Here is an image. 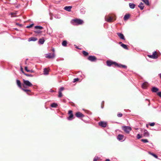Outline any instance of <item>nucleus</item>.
Masks as SVG:
<instances>
[{
    "label": "nucleus",
    "mask_w": 161,
    "mask_h": 161,
    "mask_svg": "<svg viewBox=\"0 0 161 161\" xmlns=\"http://www.w3.org/2000/svg\"><path fill=\"white\" fill-rule=\"evenodd\" d=\"M98 125H99L101 126V121L99 122H98Z\"/></svg>",
    "instance_id": "nucleus-53"
},
{
    "label": "nucleus",
    "mask_w": 161,
    "mask_h": 161,
    "mask_svg": "<svg viewBox=\"0 0 161 161\" xmlns=\"http://www.w3.org/2000/svg\"><path fill=\"white\" fill-rule=\"evenodd\" d=\"M55 18H58L59 19V18H60V17L59 16H55Z\"/></svg>",
    "instance_id": "nucleus-52"
},
{
    "label": "nucleus",
    "mask_w": 161,
    "mask_h": 161,
    "mask_svg": "<svg viewBox=\"0 0 161 161\" xmlns=\"http://www.w3.org/2000/svg\"><path fill=\"white\" fill-rule=\"evenodd\" d=\"M130 7L132 9H133L135 8V5L133 3H130L129 4Z\"/></svg>",
    "instance_id": "nucleus-24"
},
{
    "label": "nucleus",
    "mask_w": 161,
    "mask_h": 161,
    "mask_svg": "<svg viewBox=\"0 0 161 161\" xmlns=\"http://www.w3.org/2000/svg\"><path fill=\"white\" fill-rule=\"evenodd\" d=\"M33 25H34V24H32L31 25H30L27 26L26 27V28H31V27Z\"/></svg>",
    "instance_id": "nucleus-41"
},
{
    "label": "nucleus",
    "mask_w": 161,
    "mask_h": 161,
    "mask_svg": "<svg viewBox=\"0 0 161 161\" xmlns=\"http://www.w3.org/2000/svg\"><path fill=\"white\" fill-rule=\"evenodd\" d=\"M103 103V101L101 103L102 105V104Z\"/></svg>",
    "instance_id": "nucleus-59"
},
{
    "label": "nucleus",
    "mask_w": 161,
    "mask_h": 161,
    "mask_svg": "<svg viewBox=\"0 0 161 161\" xmlns=\"http://www.w3.org/2000/svg\"><path fill=\"white\" fill-rule=\"evenodd\" d=\"M106 21L109 22H111L113 21V17L110 16H107L105 17Z\"/></svg>",
    "instance_id": "nucleus-8"
},
{
    "label": "nucleus",
    "mask_w": 161,
    "mask_h": 161,
    "mask_svg": "<svg viewBox=\"0 0 161 161\" xmlns=\"http://www.w3.org/2000/svg\"><path fill=\"white\" fill-rule=\"evenodd\" d=\"M117 34L120 37V39L124 40H125V38L123 34L118 32L117 33Z\"/></svg>",
    "instance_id": "nucleus-10"
},
{
    "label": "nucleus",
    "mask_w": 161,
    "mask_h": 161,
    "mask_svg": "<svg viewBox=\"0 0 161 161\" xmlns=\"http://www.w3.org/2000/svg\"><path fill=\"white\" fill-rule=\"evenodd\" d=\"M71 22L74 25H78L82 24L83 23V21L82 19H72Z\"/></svg>",
    "instance_id": "nucleus-1"
},
{
    "label": "nucleus",
    "mask_w": 161,
    "mask_h": 161,
    "mask_svg": "<svg viewBox=\"0 0 161 161\" xmlns=\"http://www.w3.org/2000/svg\"><path fill=\"white\" fill-rule=\"evenodd\" d=\"M82 53L85 56H87L88 55V53L85 51H82Z\"/></svg>",
    "instance_id": "nucleus-32"
},
{
    "label": "nucleus",
    "mask_w": 161,
    "mask_h": 161,
    "mask_svg": "<svg viewBox=\"0 0 161 161\" xmlns=\"http://www.w3.org/2000/svg\"><path fill=\"white\" fill-rule=\"evenodd\" d=\"M88 60L92 62H94L97 60L96 57L93 56H89L87 58Z\"/></svg>",
    "instance_id": "nucleus-6"
},
{
    "label": "nucleus",
    "mask_w": 161,
    "mask_h": 161,
    "mask_svg": "<svg viewBox=\"0 0 161 161\" xmlns=\"http://www.w3.org/2000/svg\"><path fill=\"white\" fill-rule=\"evenodd\" d=\"M117 116L119 117H121L122 116V114L121 113H119L118 114Z\"/></svg>",
    "instance_id": "nucleus-47"
},
{
    "label": "nucleus",
    "mask_w": 161,
    "mask_h": 161,
    "mask_svg": "<svg viewBox=\"0 0 161 161\" xmlns=\"http://www.w3.org/2000/svg\"><path fill=\"white\" fill-rule=\"evenodd\" d=\"M35 28L36 29L42 30L43 29V27L42 26H40L37 25L35 26Z\"/></svg>",
    "instance_id": "nucleus-29"
},
{
    "label": "nucleus",
    "mask_w": 161,
    "mask_h": 161,
    "mask_svg": "<svg viewBox=\"0 0 161 161\" xmlns=\"http://www.w3.org/2000/svg\"><path fill=\"white\" fill-rule=\"evenodd\" d=\"M21 89L22 90H23L25 92H31V90H30L24 89V88H22Z\"/></svg>",
    "instance_id": "nucleus-36"
},
{
    "label": "nucleus",
    "mask_w": 161,
    "mask_h": 161,
    "mask_svg": "<svg viewBox=\"0 0 161 161\" xmlns=\"http://www.w3.org/2000/svg\"><path fill=\"white\" fill-rule=\"evenodd\" d=\"M72 7L71 6H65L64 8V9L67 11L70 12L71 11Z\"/></svg>",
    "instance_id": "nucleus-13"
},
{
    "label": "nucleus",
    "mask_w": 161,
    "mask_h": 161,
    "mask_svg": "<svg viewBox=\"0 0 161 161\" xmlns=\"http://www.w3.org/2000/svg\"><path fill=\"white\" fill-rule=\"evenodd\" d=\"M144 3L147 5H149V1H143Z\"/></svg>",
    "instance_id": "nucleus-33"
},
{
    "label": "nucleus",
    "mask_w": 161,
    "mask_h": 161,
    "mask_svg": "<svg viewBox=\"0 0 161 161\" xmlns=\"http://www.w3.org/2000/svg\"><path fill=\"white\" fill-rule=\"evenodd\" d=\"M78 80H79V79L78 78H75L74 79L73 82H76V81Z\"/></svg>",
    "instance_id": "nucleus-46"
},
{
    "label": "nucleus",
    "mask_w": 161,
    "mask_h": 161,
    "mask_svg": "<svg viewBox=\"0 0 161 161\" xmlns=\"http://www.w3.org/2000/svg\"><path fill=\"white\" fill-rule=\"evenodd\" d=\"M75 116L78 118L83 117L84 116V115L80 112H76L75 114Z\"/></svg>",
    "instance_id": "nucleus-9"
},
{
    "label": "nucleus",
    "mask_w": 161,
    "mask_h": 161,
    "mask_svg": "<svg viewBox=\"0 0 161 161\" xmlns=\"http://www.w3.org/2000/svg\"><path fill=\"white\" fill-rule=\"evenodd\" d=\"M103 107H102V105H101V108H103Z\"/></svg>",
    "instance_id": "nucleus-60"
},
{
    "label": "nucleus",
    "mask_w": 161,
    "mask_h": 161,
    "mask_svg": "<svg viewBox=\"0 0 161 161\" xmlns=\"http://www.w3.org/2000/svg\"><path fill=\"white\" fill-rule=\"evenodd\" d=\"M157 94L160 97H161V92H157Z\"/></svg>",
    "instance_id": "nucleus-43"
},
{
    "label": "nucleus",
    "mask_w": 161,
    "mask_h": 161,
    "mask_svg": "<svg viewBox=\"0 0 161 161\" xmlns=\"http://www.w3.org/2000/svg\"><path fill=\"white\" fill-rule=\"evenodd\" d=\"M107 65L108 66H110L113 65H114L115 66V64H116V63L112 61L111 60L107 61L106 62Z\"/></svg>",
    "instance_id": "nucleus-7"
},
{
    "label": "nucleus",
    "mask_w": 161,
    "mask_h": 161,
    "mask_svg": "<svg viewBox=\"0 0 161 161\" xmlns=\"http://www.w3.org/2000/svg\"><path fill=\"white\" fill-rule=\"evenodd\" d=\"M16 25L20 26V27H21L22 26V25L21 24H19V23H16Z\"/></svg>",
    "instance_id": "nucleus-50"
},
{
    "label": "nucleus",
    "mask_w": 161,
    "mask_h": 161,
    "mask_svg": "<svg viewBox=\"0 0 161 161\" xmlns=\"http://www.w3.org/2000/svg\"><path fill=\"white\" fill-rule=\"evenodd\" d=\"M57 105H58L57 103H53L51 104V106L52 108H56Z\"/></svg>",
    "instance_id": "nucleus-28"
},
{
    "label": "nucleus",
    "mask_w": 161,
    "mask_h": 161,
    "mask_svg": "<svg viewBox=\"0 0 161 161\" xmlns=\"http://www.w3.org/2000/svg\"><path fill=\"white\" fill-rule=\"evenodd\" d=\"M52 50H53V52H54V48L53 49H52Z\"/></svg>",
    "instance_id": "nucleus-58"
},
{
    "label": "nucleus",
    "mask_w": 161,
    "mask_h": 161,
    "mask_svg": "<svg viewBox=\"0 0 161 161\" xmlns=\"http://www.w3.org/2000/svg\"><path fill=\"white\" fill-rule=\"evenodd\" d=\"M159 75L160 77V78L161 79V73L159 74Z\"/></svg>",
    "instance_id": "nucleus-56"
},
{
    "label": "nucleus",
    "mask_w": 161,
    "mask_h": 161,
    "mask_svg": "<svg viewBox=\"0 0 161 161\" xmlns=\"http://www.w3.org/2000/svg\"><path fill=\"white\" fill-rule=\"evenodd\" d=\"M64 89V88L63 87H60L59 89V91L62 92V91H63Z\"/></svg>",
    "instance_id": "nucleus-39"
},
{
    "label": "nucleus",
    "mask_w": 161,
    "mask_h": 161,
    "mask_svg": "<svg viewBox=\"0 0 161 161\" xmlns=\"http://www.w3.org/2000/svg\"><path fill=\"white\" fill-rule=\"evenodd\" d=\"M74 118V115L73 114L69 115V117L67 119L69 120H71Z\"/></svg>",
    "instance_id": "nucleus-23"
},
{
    "label": "nucleus",
    "mask_w": 161,
    "mask_h": 161,
    "mask_svg": "<svg viewBox=\"0 0 161 161\" xmlns=\"http://www.w3.org/2000/svg\"><path fill=\"white\" fill-rule=\"evenodd\" d=\"M16 83L18 87L21 89L22 88L21 86V83L20 81L18 80H16Z\"/></svg>",
    "instance_id": "nucleus-16"
},
{
    "label": "nucleus",
    "mask_w": 161,
    "mask_h": 161,
    "mask_svg": "<svg viewBox=\"0 0 161 161\" xmlns=\"http://www.w3.org/2000/svg\"><path fill=\"white\" fill-rule=\"evenodd\" d=\"M142 137V136L139 134H138L137 136V138L138 139H140Z\"/></svg>",
    "instance_id": "nucleus-42"
},
{
    "label": "nucleus",
    "mask_w": 161,
    "mask_h": 161,
    "mask_svg": "<svg viewBox=\"0 0 161 161\" xmlns=\"http://www.w3.org/2000/svg\"><path fill=\"white\" fill-rule=\"evenodd\" d=\"M115 66H117L119 67H122L123 68H126V66L125 65H123L120 64H118L116 63V64H115Z\"/></svg>",
    "instance_id": "nucleus-19"
},
{
    "label": "nucleus",
    "mask_w": 161,
    "mask_h": 161,
    "mask_svg": "<svg viewBox=\"0 0 161 161\" xmlns=\"http://www.w3.org/2000/svg\"><path fill=\"white\" fill-rule=\"evenodd\" d=\"M124 136L122 135L119 134L117 136V139L121 141L123 139Z\"/></svg>",
    "instance_id": "nucleus-17"
},
{
    "label": "nucleus",
    "mask_w": 161,
    "mask_h": 161,
    "mask_svg": "<svg viewBox=\"0 0 161 161\" xmlns=\"http://www.w3.org/2000/svg\"><path fill=\"white\" fill-rule=\"evenodd\" d=\"M146 126L147 127H148V126L147 125Z\"/></svg>",
    "instance_id": "nucleus-61"
},
{
    "label": "nucleus",
    "mask_w": 161,
    "mask_h": 161,
    "mask_svg": "<svg viewBox=\"0 0 161 161\" xmlns=\"http://www.w3.org/2000/svg\"><path fill=\"white\" fill-rule=\"evenodd\" d=\"M48 73V71L46 68H44V74L45 75H47Z\"/></svg>",
    "instance_id": "nucleus-27"
},
{
    "label": "nucleus",
    "mask_w": 161,
    "mask_h": 161,
    "mask_svg": "<svg viewBox=\"0 0 161 161\" xmlns=\"http://www.w3.org/2000/svg\"><path fill=\"white\" fill-rule=\"evenodd\" d=\"M23 73L25 75L28 76V77H32L33 76V75L31 74H28L26 73H25L23 71Z\"/></svg>",
    "instance_id": "nucleus-31"
},
{
    "label": "nucleus",
    "mask_w": 161,
    "mask_h": 161,
    "mask_svg": "<svg viewBox=\"0 0 161 161\" xmlns=\"http://www.w3.org/2000/svg\"><path fill=\"white\" fill-rule=\"evenodd\" d=\"M123 130L126 133L128 134L131 130V128L130 126H125L123 127Z\"/></svg>",
    "instance_id": "nucleus-3"
},
{
    "label": "nucleus",
    "mask_w": 161,
    "mask_h": 161,
    "mask_svg": "<svg viewBox=\"0 0 161 161\" xmlns=\"http://www.w3.org/2000/svg\"><path fill=\"white\" fill-rule=\"evenodd\" d=\"M119 44H121V46L122 47L124 48L125 49L128 50V48L127 47L126 45L122 43L121 42H120Z\"/></svg>",
    "instance_id": "nucleus-21"
},
{
    "label": "nucleus",
    "mask_w": 161,
    "mask_h": 161,
    "mask_svg": "<svg viewBox=\"0 0 161 161\" xmlns=\"http://www.w3.org/2000/svg\"><path fill=\"white\" fill-rule=\"evenodd\" d=\"M55 56L54 53L52 54L49 53L46 54V57L49 59L53 58H55Z\"/></svg>",
    "instance_id": "nucleus-4"
},
{
    "label": "nucleus",
    "mask_w": 161,
    "mask_h": 161,
    "mask_svg": "<svg viewBox=\"0 0 161 161\" xmlns=\"http://www.w3.org/2000/svg\"><path fill=\"white\" fill-rule=\"evenodd\" d=\"M149 58L153 59L157 58L158 57V55H157L156 52L154 51L151 55H148Z\"/></svg>",
    "instance_id": "nucleus-5"
},
{
    "label": "nucleus",
    "mask_w": 161,
    "mask_h": 161,
    "mask_svg": "<svg viewBox=\"0 0 161 161\" xmlns=\"http://www.w3.org/2000/svg\"><path fill=\"white\" fill-rule=\"evenodd\" d=\"M86 9L84 8H82L80 10V13L82 14H84L86 12Z\"/></svg>",
    "instance_id": "nucleus-25"
},
{
    "label": "nucleus",
    "mask_w": 161,
    "mask_h": 161,
    "mask_svg": "<svg viewBox=\"0 0 161 161\" xmlns=\"http://www.w3.org/2000/svg\"><path fill=\"white\" fill-rule=\"evenodd\" d=\"M62 96H63V95H62V92L59 91L58 92V97L59 98H61V97H62Z\"/></svg>",
    "instance_id": "nucleus-35"
},
{
    "label": "nucleus",
    "mask_w": 161,
    "mask_h": 161,
    "mask_svg": "<svg viewBox=\"0 0 161 161\" xmlns=\"http://www.w3.org/2000/svg\"><path fill=\"white\" fill-rule=\"evenodd\" d=\"M35 32L36 33H37V34L41 33L42 32V31H41L40 30H36V31H35Z\"/></svg>",
    "instance_id": "nucleus-40"
},
{
    "label": "nucleus",
    "mask_w": 161,
    "mask_h": 161,
    "mask_svg": "<svg viewBox=\"0 0 161 161\" xmlns=\"http://www.w3.org/2000/svg\"><path fill=\"white\" fill-rule=\"evenodd\" d=\"M158 90L159 89L158 88L155 87H153L151 89L152 91L153 92L155 93L157 92L158 91Z\"/></svg>",
    "instance_id": "nucleus-15"
},
{
    "label": "nucleus",
    "mask_w": 161,
    "mask_h": 161,
    "mask_svg": "<svg viewBox=\"0 0 161 161\" xmlns=\"http://www.w3.org/2000/svg\"><path fill=\"white\" fill-rule=\"evenodd\" d=\"M141 140L142 142H143L144 143H147V142H148V140L146 139H141Z\"/></svg>",
    "instance_id": "nucleus-38"
},
{
    "label": "nucleus",
    "mask_w": 161,
    "mask_h": 161,
    "mask_svg": "<svg viewBox=\"0 0 161 161\" xmlns=\"http://www.w3.org/2000/svg\"><path fill=\"white\" fill-rule=\"evenodd\" d=\"M37 40V38L35 37H31L28 39V41H36Z\"/></svg>",
    "instance_id": "nucleus-14"
},
{
    "label": "nucleus",
    "mask_w": 161,
    "mask_h": 161,
    "mask_svg": "<svg viewBox=\"0 0 161 161\" xmlns=\"http://www.w3.org/2000/svg\"><path fill=\"white\" fill-rule=\"evenodd\" d=\"M149 153L151 154L155 158H158V156L157 155H156V154H154V153H152L150 152H149Z\"/></svg>",
    "instance_id": "nucleus-34"
},
{
    "label": "nucleus",
    "mask_w": 161,
    "mask_h": 161,
    "mask_svg": "<svg viewBox=\"0 0 161 161\" xmlns=\"http://www.w3.org/2000/svg\"><path fill=\"white\" fill-rule=\"evenodd\" d=\"M105 161H110V160L109 159H107Z\"/></svg>",
    "instance_id": "nucleus-54"
},
{
    "label": "nucleus",
    "mask_w": 161,
    "mask_h": 161,
    "mask_svg": "<svg viewBox=\"0 0 161 161\" xmlns=\"http://www.w3.org/2000/svg\"><path fill=\"white\" fill-rule=\"evenodd\" d=\"M107 125V122L105 121H101V127H105Z\"/></svg>",
    "instance_id": "nucleus-20"
},
{
    "label": "nucleus",
    "mask_w": 161,
    "mask_h": 161,
    "mask_svg": "<svg viewBox=\"0 0 161 161\" xmlns=\"http://www.w3.org/2000/svg\"><path fill=\"white\" fill-rule=\"evenodd\" d=\"M98 157H95L93 159V161H97V159H98Z\"/></svg>",
    "instance_id": "nucleus-48"
},
{
    "label": "nucleus",
    "mask_w": 161,
    "mask_h": 161,
    "mask_svg": "<svg viewBox=\"0 0 161 161\" xmlns=\"http://www.w3.org/2000/svg\"><path fill=\"white\" fill-rule=\"evenodd\" d=\"M67 42L66 41H64L62 43V45L63 46L65 47L66 46Z\"/></svg>",
    "instance_id": "nucleus-30"
},
{
    "label": "nucleus",
    "mask_w": 161,
    "mask_h": 161,
    "mask_svg": "<svg viewBox=\"0 0 161 161\" xmlns=\"http://www.w3.org/2000/svg\"><path fill=\"white\" fill-rule=\"evenodd\" d=\"M23 81L24 84L23 86L25 88V86H26L28 87H30L32 86V84L29 80H25V79H23Z\"/></svg>",
    "instance_id": "nucleus-2"
},
{
    "label": "nucleus",
    "mask_w": 161,
    "mask_h": 161,
    "mask_svg": "<svg viewBox=\"0 0 161 161\" xmlns=\"http://www.w3.org/2000/svg\"><path fill=\"white\" fill-rule=\"evenodd\" d=\"M17 11H16L15 13H11L10 14L11 15L12 17H14L15 16H14L16 14H17Z\"/></svg>",
    "instance_id": "nucleus-37"
},
{
    "label": "nucleus",
    "mask_w": 161,
    "mask_h": 161,
    "mask_svg": "<svg viewBox=\"0 0 161 161\" xmlns=\"http://www.w3.org/2000/svg\"><path fill=\"white\" fill-rule=\"evenodd\" d=\"M138 7L141 10H143L144 8V3L141 2L138 5Z\"/></svg>",
    "instance_id": "nucleus-18"
},
{
    "label": "nucleus",
    "mask_w": 161,
    "mask_h": 161,
    "mask_svg": "<svg viewBox=\"0 0 161 161\" xmlns=\"http://www.w3.org/2000/svg\"><path fill=\"white\" fill-rule=\"evenodd\" d=\"M31 72H33V71L32 70H30V71Z\"/></svg>",
    "instance_id": "nucleus-57"
},
{
    "label": "nucleus",
    "mask_w": 161,
    "mask_h": 161,
    "mask_svg": "<svg viewBox=\"0 0 161 161\" xmlns=\"http://www.w3.org/2000/svg\"><path fill=\"white\" fill-rule=\"evenodd\" d=\"M50 92H54V91L53 90H52V89H50Z\"/></svg>",
    "instance_id": "nucleus-51"
},
{
    "label": "nucleus",
    "mask_w": 161,
    "mask_h": 161,
    "mask_svg": "<svg viewBox=\"0 0 161 161\" xmlns=\"http://www.w3.org/2000/svg\"><path fill=\"white\" fill-rule=\"evenodd\" d=\"M45 41L44 39H40L38 41V42L40 44H42Z\"/></svg>",
    "instance_id": "nucleus-22"
},
{
    "label": "nucleus",
    "mask_w": 161,
    "mask_h": 161,
    "mask_svg": "<svg viewBox=\"0 0 161 161\" xmlns=\"http://www.w3.org/2000/svg\"><path fill=\"white\" fill-rule=\"evenodd\" d=\"M25 70L27 71V72H30V70H29L28 69H27V67H25Z\"/></svg>",
    "instance_id": "nucleus-45"
},
{
    "label": "nucleus",
    "mask_w": 161,
    "mask_h": 161,
    "mask_svg": "<svg viewBox=\"0 0 161 161\" xmlns=\"http://www.w3.org/2000/svg\"><path fill=\"white\" fill-rule=\"evenodd\" d=\"M148 84L147 82L143 83L142 85V87L143 89H146L148 86Z\"/></svg>",
    "instance_id": "nucleus-12"
},
{
    "label": "nucleus",
    "mask_w": 161,
    "mask_h": 161,
    "mask_svg": "<svg viewBox=\"0 0 161 161\" xmlns=\"http://www.w3.org/2000/svg\"><path fill=\"white\" fill-rule=\"evenodd\" d=\"M144 134L143 136L145 137H148L149 136V134L148 131L146 130H144Z\"/></svg>",
    "instance_id": "nucleus-11"
},
{
    "label": "nucleus",
    "mask_w": 161,
    "mask_h": 161,
    "mask_svg": "<svg viewBox=\"0 0 161 161\" xmlns=\"http://www.w3.org/2000/svg\"><path fill=\"white\" fill-rule=\"evenodd\" d=\"M130 17V15L129 14H125L124 17V20H125L128 19Z\"/></svg>",
    "instance_id": "nucleus-26"
},
{
    "label": "nucleus",
    "mask_w": 161,
    "mask_h": 161,
    "mask_svg": "<svg viewBox=\"0 0 161 161\" xmlns=\"http://www.w3.org/2000/svg\"><path fill=\"white\" fill-rule=\"evenodd\" d=\"M68 114L69 115L73 114L72 111L71 110H69L68 112Z\"/></svg>",
    "instance_id": "nucleus-49"
},
{
    "label": "nucleus",
    "mask_w": 161,
    "mask_h": 161,
    "mask_svg": "<svg viewBox=\"0 0 161 161\" xmlns=\"http://www.w3.org/2000/svg\"><path fill=\"white\" fill-rule=\"evenodd\" d=\"M75 47L76 48H77V49H78L79 48H78V47H77V46H76L75 45Z\"/></svg>",
    "instance_id": "nucleus-55"
},
{
    "label": "nucleus",
    "mask_w": 161,
    "mask_h": 161,
    "mask_svg": "<svg viewBox=\"0 0 161 161\" xmlns=\"http://www.w3.org/2000/svg\"><path fill=\"white\" fill-rule=\"evenodd\" d=\"M149 125L152 126H153L155 125V123L154 122L151 123H150Z\"/></svg>",
    "instance_id": "nucleus-44"
}]
</instances>
